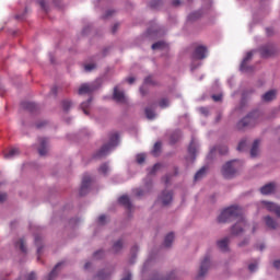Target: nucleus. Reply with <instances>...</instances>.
I'll use <instances>...</instances> for the list:
<instances>
[{
  "label": "nucleus",
  "instance_id": "f257e3e1",
  "mask_svg": "<svg viewBox=\"0 0 280 280\" xmlns=\"http://www.w3.org/2000/svg\"><path fill=\"white\" fill-rule=\"evenodd\" d=\"M219 222H233V220H238L234 226H232V235H240L246 228V220L242 215V208L237 206H231L224 209L218 218Z\"/></svg>",
  "mask_w": 280,
  "mask_h": 280
},
{
  "label": "nucleus",
  "instance_id": "f03ea898",
  "mask_svg": "<svg viewBox=\"0 0 280 280\" xmlns=\"http://www.w3.org/2000/svg\"><path fill=\"white\" fill-rule=\"evenodd\" d=\"M119 143V133L114 132L109 136V143L104 144L95 154V159H103V156H106L108 152H110L112 148H115Z\"/></svg>",
  "mask_w": 280,
  "mask_h": 280
},
{
  "label": "nucleus",
  "instance_id": "7ed1b4c3",
  "mask_svg": "<svg viewBox=\"0 0 280 280\" xmlns=\"http://www.w3.org/2000/svg\"><path fill=\"white\" fill-rule=\"evenodd\" d=\"M259 121V112L255 110L249 113L245 118L238 121L237 128L238 130H242L244 128H250L255 126Z\"/></svg>",
  "mask_w": 280,
  "mask_h": 280
},
{
  "label": "nucleus",
  "instance_id": "20e7f679",
  "mask_svg": "<svg viewBox=\"0 0 280 280\" xmlns=\"http://www.w3.org/2000/svg\"><path fill=\"white\" fill-rule=\"evenodd\" d=\"M235 163H237L235 160L226 162L221 170L222 176L225 178H234L235 174H237V167L235 166Z\"/></svg>",
  "mask_w": 280,
  "mask_h": 280
},
{
  "label": "nucleus",
  "instance_id": "39448f33",
  "mask_svg": "<svg viewBox=\"0 0 280 280\" xmlns=\"http://www.w3.org/2000/svg\"><path fill=\"white\" fill-rule=\"evenodd\" d=\"M209 268H211V258H209V256H206L200 264V269L197 275V279H202V277H205V275L209 272Z\"/></svg>",
  "mask_w": 280,
  "mask_h": 280
},
{
  "label": "nucleus",
  "instance_id": "423d86ee",
  "mask_svg": "<svg viewBox=\"0 0 280 280\" xmlns=\"http://www.w3.org/2000/svg\"><path fill=\"white\" fill-rule=\"evenodd\" d=\"M93 91H97V86L93 83H85L79 88V95H91Z\"/></svg>",
  "mask_w": 280,
  "mask_h": 280
},
{
  "label": "nucleus",
  "instance_id": "0eeeda50",
  "mask_svg": "<svg viewBox=\"0 0 280 280\" xmlns=\"http://www.w3.org/2000/svg\"><path fill=\"white\" fill-rule=\"evenodd\" d=\"M253 51L247 52L245 58L243 59L241 63V71H243V73H248V71H253V68L248 67V61L253 60Z\"/></svg>",
  "mask_w": 280,
  "mask_h": 280
},
{
  "label": "nucleus",
  "instance_id": "6e6552de",
  "mask_svg": "<svg viewBox=\"0 0 280 280\" xmlns=\"http://www.w3.org/2000/svg\"><path fill=\"white\" fill-rule=\"evenodd\" d=\"M261 58H270L275 55V47L272 45H266L259 48Z\"/></svg>",
  "mask_w": 280,
  "mask_h": 280
},
{
  "label": "nucleus",
  "instance_id": "1a4fd4ad",
  "mask_svg": "<svg viewBox=\"0 0 280 280\" xmlns=\"http://www.w3.org/2000/svg\"><path fill=\"white\" fill-rule=\"evenodd\" d=\"M262 205L267 209V211L276 213V215L280 218V207L277 206V203L270 201H262Z\"/></svg>",
  "mask_w": 280,
  "mask_h": 280
},
{
  "label": "nucleus",
  "instance_id": "9d476101",
  "mask_svg": "<svg viewBox=\"0 0 280 280\" xmlns=\"http://www.w3.org/2000/svg\"><path fill=\"white\" fill-rule=\"evenodd\" d=\"M194 58L205 60L207 58V46H197L194 52Z\"/></svg>",
  "mask_w": 280,
  "mask_h": 280
},
{
  "label": "nucleus",
  "instance_id": "9b49d317",
  "mask_svg": "<svg viewBox=\"0 0 280 280\" xmlns=\"http://www.w3.org/2000/svg\"><path fill=\"white\" fill-rule=\"evenodd\" d=\"M89 187H91V176L85 175L82 179L80 196H86V191H89Z\"/></svg>",
  "mask_w": 280,
  "mask_h": 280
},
{
  "label": "nucleus",
  "instance_id": "f8f14e48",
  "mask_svg": "<svg viewBox=\"0 0 280 280\" xmlns=\"http://www.w3.org/2000/svg\"><path fill=\"white\" fill-rule=\"evenodd\" d=\"M275 189H277V185L269 183L260 188V194H262V196H269V194H275Z\"/></svg>",
  "mask_w": 280,
  "mask_h": 280
},
{
  "label": "nucleus",
  "instance_id": "ddd939ff",
  "mask_svg": "<svg viewBox=\"0 0 280 280\" xmlns=\"http://www.w3.org/2000/svg\"><path fill=\"white\" fill-rule=\"evenodd\" d=\"M173 194L172 191L164 190L162 195L160 196V200L162 205L167 206L170 202H172Z\"/></svg>",
  "mask_w": 280,
  "mask_h": 280
},
{
  "label": "nucleus",
  "instance_id": "4468645a",
  "mask_svg": "<svg viewBox=\"0 0 280 280\" xmlns=\"http://www.w3.org/2000/svg\"><path fill=\"white\" fill-rule=\"evenodd\" d=\"M40 147L38 149L39 156H45L47 154V138H39Z\"/></svg>",
  "mask_w": 280,
  "mask_h": 280
},
{
  "label": "nucleus",
  "instance_id": "2eb2a0df",
  "mask_svg": "<svg viewBox=\"0 0 280 280\" xmlns=\"http://www.w3.org/2000/svg\"><path fill=\"white\" fill-rule=\"evenodd\" d=\"M118 201L122 207H126V209H132V203H130V197H128V195H122L119 197Z\"/></svg>",
  "mask_w": 280,
  "mask_h": 280
},
{
  "label": "nucleus",
  "instance_id": "dca6fc26",
  "mask_svg": "<svg viewBox=\"0 0 280 280\" xmlns=\"http://www.w3.org/2000/svg\"><path fill=\"white\" fill-rule=\"evenodd\" d=\"M114 100L116 102H126V96L124 95V92L119 91L117 86L114 88Z\"/></svg>",
  "mask_w": 280,
  "mask_h": 280
},
{
  "label": "nucleus",
  "instance_id": "f3484780",
  "mask_svg": "<svg viewBox=\"0 0 280 280\" xmlns=\"http://www.w3.org/2000/svg\"><path fill=\"white\" fill-rule=\"evenodd\" d=\"M277 97V91L270 90L269 92L265 93L262 95V101L264 102H272Z\"/></svg>",
  "mask_w": 280,
  "mask_h": 280
},
{
  "label": "nucleus",
  "instance_id": "a211bd4d",
  "mask_svg": "<svg viewBox=\"0 0 280 280\" xmlns=\"http://www.w3.org/2000/svg\"><path fill=\"white\" fill-rule=\"evenodd\" d=\"M265 223H266V226H268V229H272V230L279 226L277 221H275V219H272L270 215L265 217Z\"/></svg>",
  "mask_w": 280,
  "mask_h": 280
},
{
  "label": "nucleus",
  "instance_id": "6ab92c4d",
  "mask_svg": "<svg viewBox=\"0 0 280 280\" xmlns=\"http://www.w3.org/2000/svg\"><path fill=\"white\" fill-rule=\"evenodd\" d=\"M19 154H21L19 149L13 148V149H10L9 152H4L3 156H4V159L8 160V159H14V156H19Z\"/></svg>",
  "mask_w": 280,
  "mask_h": 280
},
{
  "label": "nucleus",
  "instance_id": "aec40b11",
  "mask_svg": "<svg viewBox=\"0 0 280 280\" xmlns=\"http://www.w3.org/2000/svg\"><path fill=\"white\" fill-rule=\"evenodd\" d=\"M218 246L220 250H222L223 253H226L229 250V237H225L219 241Z\"/></svg>",
  "mask_w": 280,
  "mask_h": 280
},
{
  "label": "nucleus",
  "instance_id": "412c9836",
  "mask_svg": "<svg viewBox=\"0 0 280 280\" xmlns=\"http://www.w3.org/2000/svg\"><path fill=\"white\" fill-rule=\"evenodd\" d=\"M257 154H259V140H255L250 149L252 159H255Z\"/></svg>",
  "mask_w": 280,
  "mask_h": 280
},
{
  "label": "nucleus",
  "instance_id": "4be33fe9",
  "mask_svg": "<svg viewBox=\"0 0 280 280\" xmlns=\"http://www.w3.org/2000/svg\"><path fill=\"white\" fill-rule=\"evenodd\" d=\"M62 266V262H58L55 268L51 270V272L48 275V280H54L56 277H58V268Z\"/></svg>",
  "mask_w": 280,
  "mask_h": 280
},
{
  "label": "nucleus",
  "instance_id": "5701e85b",
  "mask_svg": "<svg viewBox=\"0 0 280 280\" xmlns=\"http://www.w3.org/2000/svg\"><path fill=\"white\" fill-rule=\"evenodd\" d=\"M172 242H174V233H168L164 238L165 248H170L172 246Z\"/></svg>",
  "mask_w": 280,
  "mask_h": 280
},
{
  "label": "nucleus",
  "instance_id": "b1692460",
  "mask_svg": "<svg viewBox=\"0 0 280 280\" xmlns=\"http://www.w3.org/2000/svg\"><path fill=\"white\" fill-rule=\"evenodd\" d=\"M22 107L25 108V110H30V113H34L36 110L35 103L24 102L22 103Z\"/></svg>",
  "mask_w": 280,
  "mask_h": 280
},
{
  "label": "nucleus",
  "instance_id": "393cba45",
  "mask_svg": "<svg viewBox=\"0 0 280 280\" xmlns=\"http://www.w3.org/2000/svg\"><path fill=\"white\" fill-rule=\"evenodd\" d=\"M16 248H20L22 253H27V247L25 246V240L20 238L19 242L15 243Z\"/></svg>",
  "mask_w": 280,
  "mask_h": 280
},
{
  "label": "nucleus",
  "instance_id": "a878e982",
  "mask_svg": "<svg viewBox=\"0 0 280 280\" xmlns=\"http://www.w3.org/2000/svg\"><path fill=\"white\" fill-rule=\"evenodd\" d=\"M207 174V167H201L196 174H195V180H200V178H205Z\"/></svg>",
  "mask_w": 280,
  "mask_h": 280
},
{
  "label": "nucleus",
  "instance_id": "bb28decb",
  "mask_svg": "<svg viewBox=\"0 0 280 280\" xmlns=\"http://www.w3.org/2000/svg\"><path fill=\"white\" fill-rule=\"evenodd\" d=\"M152 49H167V44L165 42H156L152 45Z\"/></svg>",
  "mask_w": 280,
  "mask_h": 280
},
{
  "label": "nucleus",
  "instance_id": "cd10ccee",
  "mask_svg": "<svg viewBox=\"0 0 280 280\" xmlns=\"http://www.w3.org/2000/svg\"><path fill=\"white\" fill-rule=\"evenodd\" d=\"M145 113V117L149 119H154V117H156V113L154 112V109H152V107H147L144 109Z\"/></svg>",
  "mask_w": 280,
  "mask_h": 280
},
{
  "label": "nucleus",
  "instance_id": "c85d7f7f",
  "mask_svg": "<svg viewBox=\"0 0 280 280\" xmlns=\"http://www.w3.org/2000/svg\"><path fill=\"white\" fill-rule=\"evenodd\" d=\"M202 16V12L200 11H195L188 15V21H198Z\"/></svg>",
  "mask_w": 280,
  "mask_h": 280
},
{
  "label": "nucleus",
  "instance_id": "c756f323",
  "mask_svg": "<svg viewBox=\"0 0 280 280\" xmlns=\"http://www.w3.org/2000/svg\"><path fill=\"white\" fill-rule=\"evenodd\" d=\"M92 98H89L86 102L81 103V108L84 115H89V106H91Z\"/></svg>",
  "mask_w": 280,
  "mask_h": 280
},
{
  "label": "nucleus",
  "instance_id": "7c9ffc66",
  "mask_svg": "<svg viewBox=\"0 0 280 280\" xmlns=\"http://www.w3.org/2000/svg\"><path fill=\"white\" fill-rule=\"evenodd\" d=\"M188 152L192 156V159H196V142L194 140H191L188 147Z\"/></svg>",
  "mask_w": 280,
  "mask_h": 280
},
{
  "label": "nucleus",
  "instance_id": "2f4dec72",
  "mask_svg": "<svg viewBox=\"0 0 280 280\" xmlns=\"http://www.w3.org/2000/svg\"><path fill=\"white\" fill-rule=\"evenodd\" d=\"M121 248H124V241L118 240V241L113 245V250H114V253H119Z\"/></svg>",
  "mask_w": 280,
  "mask_h": 280
},
{
  "label": "nucleus",
  "instance_id": "473e14b6",
  "mask_svg": "<svg viewBox=\"0 0 280 280\" xmlns=\"http://www.w3.org/2000/svg\"><path fill=\"white\" fill-rule=\"evenodd\" d=\"M150 5L153 10H159L163 5V0H151Z\"/></svg>",
  "mask_w": 280,
  "mask_h": 280
},
{
  "label": "nucleus",
  "instance_id": "72a5a7b5",
  "mask_svg": "<svg viewBox=\"0 0 280 280\" xmlns=\"http://www.w3.org/2000/svg\"><path fill=\"white\" fill-rule=\"evenodd\" d=\"M159 152H161V142H155L152 150L153 156H159Z\"/></svg>",
  "mask_w": 280,
  "mask_h": 280
},
{
  "label": "nucleus",
  "instance_id": "f704fd0d",
  "mask_svg": "<svg viewBox=\"0 0 280 280\" xmlns=\"http://www.w3.org/2000/svg\"><path fill=\"white\" fill-rule=\"evenodd\" d=\"M159 106L162 108H167V106H170V100H167V98L160 100Z\"/></svg>",
  "mask_w": 280,
  "mask_h": 280
},
{
  "label": "nucleus",
  "instance_id": "c9c22d12",
  "mask_svg": "<svg viewBox=\"0 0 280 280\" xmlns=\"http://www.w3.org/2000/svg\"><path fill=\"white\" fill-rule=\"evenodd\" d=\"M96 279H98V280H106V279H108V273H106L105 270L100 271V272L97 273V276H96Z\"/></svg>",
  "mask_w": 280,
  "mask_h": 280
},
{
  "label": "nucleus",
  "instance_id": "e433bc0d",
  "mask_svg": "<svg viewBox=\"0 0 280 280\" xmlns=\"http://www.w3.org/2000/svg\"><path fill=\"white\" fill-rule=\"evenodd\" d=\"M217 150L221 154H228L229 153V147L228 145H220V147L217 148Z\"/></svg>",
  "mask_w": 280,
  "mask_h": 280
},
{
  "label": "nucleus",
  "instance_id": "4c0bfd02",
  "mask_svg": "<svg viewBox=\"0 0 280 280\" xmlns=\"http://www.w3.org/2000/svg\"><path fill=\"white\" fill-rule=\"evenodd\" d=\"M137 163L141 165L142 163H145V154L140 153L137 155Z\"/></svg>",
  "mask_w": 280,
  "mask_h": 280
},
{
  "label": "nucleus",
  "instance_id": "58836bf2",
  "mask_svg": "<svg viewBox=\"0 0 280 280\" xmlns=\"http://www.w3.org/2000/svg\"><path fill=\"white\" fill-rule=\"evenodd\" d=\"M98 172L101 174H108V164H102L101 167L98 168Z\"/></svg>",
  "mask_w": 280,
  "mask_h": 280
},
{
  "label": "nucleus",
  "instance_id": "ea45409f",
  "mask_svg": "<svg viewBox=\"0 0 280 280\" xmlns=\"http://www.w3.org/2000/svg\"><path fill=\"white\" fill-rule=\"evenodd\" d=\"M245 148H246V140H242L237 145V150L238 152H244Z\"/></svg>",
  "mask_w": 280,
  "mask_h": 280
},
{
  "label": "nucleus",
  "instance_id": "a19ab883",
  "mask_svg": "<svg viewBox=\"0 0 280 280\" xmlns=\"http://www.w3.org/2000/svg\"><path fill=\"white\" fill-rule=\"evenodd\" d=\"M144 84H153L156 85V81H154V79L152 77H147L144 79Z\"/></svg>",
  "mask_w": 280,
  "mask_h": 280
},
{
  "label": "nucleus",
  "instance_id": "79ce46f5",
  "mask_svg": "<svg viewBox=\"0 0 280 280\" xmlns=\"http://www.w3.org/2000/svg\"><path fill=\"white\" fill-rule=\"evenodd\" d=\"M62 108L63 110H69L71 108V101H63Z\"/></svg>",
  "mask_w": 280,
  "mask_h": 280
},
{
  "label": "nucleus",
  "instance_id": "37998d69",
  "mask_svg": "<svg viewBox=\"0 0 280 280\" xmlns=\"http://www.w3.org/2000/svg\"><path fill=\"white\" fill-rule=\"evenodd\" d=\"M180 139V136L178 133H174L171 136V143H176Z\"/></svg>",
  "mask_w": 280,
  "mask_h": 280
},
{
  "label": "nucleus",
  "instance_id": "c03bdc74",
  "mask_svg": "<svg viewBox=\"0 0 280 280\" xmlns=\"http://www.w3.org/2000/svg\"><path fill=\"white\" fill-rule=\"evenodd\" d=\"M95 63H88L85 65L84 69L85 71H93V69H95Z\"/></svg>",
  "mask_w": 280,
  "mask_h": 280
},
{
  "label": "nucleus",
  "instance_id": "a18cd8bd",
  "mask_svg": "<svg viewBox=\"0 0 280 280\" xmlns=\"http://www.w3.org/2000/svg\"><path fill=\"white\" fill-rule=\"evenodd\" d=\"M212 100L214 102H222V94H214V95H212Z\"/></svg>",
  "mask_w": 280,
  "mask_h": 280
},
{
  "label": "nucleus",
  "instance_id": "49530a36",
  "mask_svg": "<svg viewBox=\"0 0 280 280\" xmlns=\"http://www.w3.org/2000/svg\"><path fill=\"white\" fill-rule=\"evenodd\" d=\"M158 170H161V164H155L150 171V174H156Z\"/></svg>",
  "mask_w": 280,
  "mask_h": 280
},
{
  "label": "nucleus",
  "instance_id": "de8ad7c7",
  "mask_svg": "<svg viewBox=\"0 0 280 280\" xmlns=\"http://www.w3.org/2000/svg\"><path fill=\"white\" fill-rule=\"evenodd\" d=\"M39 5H40L42 10H44V12H47V4L45 3V0H40Z\"/></svg>",
  "mask_w": 280,
  "mask_h": 280
},
{
  "label": "nucleus",
  "instance_id": "09e8293b",
  "mask_svg": "<svg viewBox=\"0 0 280 280\" xmlns=\"http://www.w3.org/2000/svg\"><path fill=\"white\" fill-rule=\"evenodd\" d=\"M248 270H249L250 272H255V270H257V264H250V265L248 266Z\"/></svg>",
  "mask_w": 280,
  "mask_h": 280
},
{
  "label": "nucleus",
  "instance_id": "8fccbe9b",
  "mask_svg": "<svg viewBox=\"0 0 280 280\" xmlns=\"http://www.w3.org/2000/svg\"><path fill=\"white\" fill-rule=\"evenodd\" d=\"M106 222V215L102 214L98 217V223L104 224Z\"/></svg>",
  "mask_w": 280,
  "mask_h": 280
},
{
  "label": "nucleus",
  "instance_id": "3c124183",
  "mask_svg": "<svg viewBox=\"0 0 280 280\" xmlns=\"http://www.w3.org/2000/svg\"><path fill=\"white\" fill-rule=\"evenodd\" d=\"M102 255H104V250H98V252L94 253V258H95V259H100V257H101Z\"/></svg>",
  "mask_w": 280,
  "mask_h": 280
},
{
  "label": "nucleus",
  "instance_id": "603ef678",
  "mask_svg": "<svg viewBox=\"0 0 280 280\" xmlns=\"http://www.w3.org/2000/svg\"><path fill=\"white\" fill-rule=\"evenodd\" d=\"M199 110L202 115H209V109L207 107H200Z\"/></svg>",
  "mask_w": 280,
  "mask_h": 280
},
{
  "label": "nucleus",
  "instance_id": "864d4df0",
  "mask_svg": "<svg viewBox=\"0 0 280 280\" xmlns=\"http://www.w3.org/2000/svg\"><path fill=\"white\" fill-rule=\"evenodd\" d=\"M26 280H36V273L31 272L27 277Z\"/></svg>",
  "mask_w": 280,
  "mask_h": 280
},
{
  "label": "nucleus",
  "instance_id": "5fc2aeb1",
  "mask_svg": "<svg viewBox=\"0 0 280 280\" xmlns=\"http://www.w3.org/2000/svg\"><path fill=\"white\" fill-rule=\"evenodd\" d=\"M135 194H136V196H137L138 198H141V196H143V190H141V189H136V190H135Z\"/></svg>",
  "mask_w": 280,
  "mask_h": 280
},
{
  "label": "nucleus",
  "instance_id": "6e6d98bb",
  "mask_svg": "<svg viewBox=\"0 0 280 280\" xmlns=\"http://www.w3.org/2000/svg\"><path fill=\"white\" fill-rule=\"evenodd\" d=\"M7 198H8L7 194H0V202H5Z\"/></svg>",
  "mask_w": 280,
  "mask_h": 280
},
{
  "label": "nucleus",
  "instance_id": "4d7b16f0",
  "mask_svg": "<svg viewBox=\"0 0 280 280\" xmlns=\"http://www.w3.org/2000/svg\"><path fill=\"white\" fill-rule=\"evenodd\" d=\"M113 14H115V11L108 10L105 14V19H108V16H113Z\"/></svg>",
  "mask_w": 280,
  "mask_h": 280
},
{
  "label": "nucleus",
  "instance_id": "13d9d810",
  "mask_svg": "<svg viewBox=\"0 0 280 280\" xmlns=\"http://www.w3.org/2000/svg\"><path fill=\"white\" fill-rule=\"evenodd\" d=\"M273 267L277 268V270H280V259L273 262Z\"/></svg>",
  "mask_w": 280,
  "mask_h": 280
},
{
  "label": "nucleus",
  "instance_id": "bf43d9fd",
  "mask_svg": "<svg viewBox=\"0 0 280 280\" xmlns=\"http://www.w3.org/2000/svg\"><path fill=\"white\" fill-rule=\"evenodd\" d=\"M179 4H180V0H173L172 1V5H174L175 8H178Z\"/></svg>",
  "mask_w": 280,
  "mask_h": 280
},
{
  "label": "nucleus",
  "instance_id": "052dcab7",
  "mask_svg": "<svg viewBox=\"0 0 280 280\" xmlns=\"http://www.w3.org/2000/svg\"><path fill=\"white\" fill-rule=\"evenodd\" d=\"M121 280H132V275L130 272H128L127 276L125 278H122Z\"/></svg>",
  "mask_w": 280,
  "mask_h": 280
},
{
  "label": "nucleus",
  "instance_id": "680f3d73",
  "mask_svg": "<svg viewBox=\"0 0 280 280\" xmlns=\"http://www.w3.org/2000/svg\"><path fill=\"white\" fill-rule=\"evenodd\" d=\"M119 27V24H115L112 28V34H115L117 32V28Z\"/></svg>",
  "mask_w": 280,
  "mask_h": 280
},
{
  "label": "nucleus",
  "instance_id": "e2e57ef3",
  "mask_svg": "<svg viewBox=\"0 0 280 280\" xmlns=\"http://www.w3.org/2000/svg\"><path fill=\"white\" fill-rule=\"evenodd\" d=\"M127 82H128V84H135V78L133 77L128 78Z\"/></svg>",
  "mask_w": 280,
  "mask_h": 280
},
{
  "label": "nucleus",
  "instance_id": "0e129e2a",
  "mask_svg": "<svg viewBox=\"0 0 280 280\" xmlns=\"http://www.w3.org/2000/svg\"><path fill=\"white\" fill-rule=\"evenodd\" d=\"M170 180H171L170 175H166V176L164 177V183H165V185H167V184L170 183Z\"/></svg>",
  "mask_w": 280,
  "mask_h": 280
},
{
  "label": "nucleus",
  "instance_id": "69168bd1",
  "mask_svg": "<svg viewBox=\"0 0 280 280\" xmlns=\"http://www.w3.org/2000/svg\"><path fill=\"white\" fill-rule=\"evenodd\" d=\"M139 250V247L138 246H133L132 248H131V253H137Z\"/></svg>",
  "mask_w": 280,
  "mask_h": 280
},
{
  "label": "nucleus",
  "instance_id": "338daca9",
  "mask_svg": "<svg viewBox=\"0 0 280 280\" xmlns=\"http://www.w3.org/2000/svg\"><path fill=\"white\" fill-rule=\"evenodd\" d=\"M248 244V240H245L244 242L240 243L238 246H246Z\"/></svg>",
  "mask_w": 280,
  "mask_h": 280
},
{
  "label": "nucleus",
  "instance_id": "774afa93",
  "mask_svg": "<svg viewBox=\"0 0 280 280\" xmlns=\"http://www.w3.org/2000/svg\"><path fill=\"white\" fill-rule=\"evenodd\" d=\"M84 268L85 270H89V268H91V262H85Z\"/></svg>",
  "mask_w": 280,
  "mask_h": 280
}]
</instances>
